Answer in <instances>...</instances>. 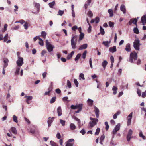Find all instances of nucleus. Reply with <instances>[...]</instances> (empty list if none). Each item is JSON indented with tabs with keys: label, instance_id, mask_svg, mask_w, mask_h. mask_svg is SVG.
<instances>
[{
	"label": "nucleus",
	"instance_id": "1",
	"mask_svg": "<svg viewBox=\"0 0 146 146\" xmlns=\"http://www.w3.org/2000/svg\"><path fill=\"white\" fill-rule=\"evenodd\" d=\"M83 104H80L76 105H72L71 106V108L73 110H76L78 109V110L75 111L76 113H79L82 110Z\"/></svg>",
	"mask_w": 146,
	"mask_h": 146
},
{
	"label": "nucleus",
	"instance_id": "2",
	"mask_svg": "<svg viewBox=\"0 0 146 146\" xmlns=\"http://www.w3.org/2000/svg\"><path fill=\"white\" fill-rule=\"evenodd\" d=\"M77 39V36H72L71 40V43L72 47L73 49H74L76 48V44Z\"/></svg>",
	"mask_w": 146,
	"mask_h": 146
},
{
	"label": "nucleus",
	"instance_id": "3",
	"mask_svg": "<svg viewBox=\"0 0 146 146\" xmlns=\"http://www.w3.org/2000/svg\"><path fill=\"white\" fill-rule=\"evenodd\" d=\"M46 45L47 49L49 52H50L53 51V49L54 48V47L50 44L48 40H46Z\"/></svg>",
	"mask_w": 146,
	"mask_h": 146
},
{
	"label": "nucleus",
	"instance_id": "4",
	"mask_svg": "<svg viewBox=\"0 0 146 146\" xmlns=\"http://www.w3.org/2000/svg\"><path fill=\"white\" fill-rule=\"evenodd\" d=\"M137 53L135 52H132L130 54L129 61L132 63L133 62V59H134V60H136L137 59Z\"/></svg>",
	"mask_w": 146,
	"mask_h": 146
},
{
	"label": "nucleus",
	"instance_id": "5",
	"mask_svg": "<svg viewBox=\"0 0 146 146\" xmlns=\"http://www.w3.org/2000/svg\"><path fill=\"white\" fill-rule=\"evenodd\" d=\"M90 120L91 121L89 122L90 126L92 127L96 125L97 122H98V120L96 118L90 117Z\"/></svg>",
	"mask_w": 146,
	"mask_h": 146
},
{
	"label": "nucleus",
	"instance_id": "6",
	"mask_svg": "<svg viewBox=\"0 0 146 146\" xmlns=\"http://www.w3.org/2000/svg\"><path fill=\"white\" fill-rule=\"evenodd\" d=\"M139 40H135L133 43L134 47L137 50H139Z\"/></svg>",
	"mask_w": 146,
	"mask_h": 146
},
{
	"label": "nucleus",
	"instance_id": "7",
	"mask_svg": "<svg viewBox=\"0 0 146 146\" xmlns=\"http://www.w3.org/2000/svg\"><path fill=\"white\" fill-rule=\"evenodd\" d=\"M9 62V60L7 58H5L3 60V62L4 63L3 68V69L2 73L4 75L5 74V68H6L8 65V62Z\"/></svg>",
	"mask_w": 146,
	"mask_h": 146
},
{
	"label": "nucleus",
	"instance_id": "8",
	"mask_svg": "<svg viewBox=\"0 0 146 146\" xmlns=\"http://www.w3.org/2000/svg\"><path fill=\"white\" fill-rule=\"evenodd\" d=\"M74 139H68L66 142L65 146H73L74 144Z\"/></svg>",
	"mask_w": 146,
	"mask_h": 146
},
{
	"label": "nucleus",
	"instance_id": "9",
	"mask_svg": "<svg viewBox=\"0 0 146 146\" xmlns=\"http://www.w3.org/2000/svg\"><path fill=\"white\" fill-rule=\"evenodd\" d=\"M23 58L19 57H18V60L16 62L17 65L19 67L21 66L23 64Z\"/></svg>",
	"mask_w": 146,
	"mask_h": 146
},
{
	"label": "nucleus",
	"instance_id": "10",
	"mask_svg": "<svg viewBox=\"0 0 146 146\" xmlns=\"http://www.w3.org/2000/svg\"><path fill=\"white\" fill-rule=\"evenodd\" d=\"M133 112L131 113L127 117V126L130 125L131 123V119L132 117Z\"/></svg>",
	"mask_w": 146,
	"mask_h": 146
},
{
	"label": "nucleus",
	"instance_id": "11",
	"mask_svg": "<svg viewBox=\"0 0 146 146\" xmlns=\"http://www.w3.org/2000/svg\"><path fill=\"white\" fill-rule=\"evenodd\" d=\"M132 133L133 131L131 129L129 130L127 135V139L128 141L129 142L130 140L132 138V137H131Z\"/></svg>",
	"mask_w": 146,
	"mask_h": 146
},
{
	"label": "nucleus",
	"instance_id": "12",
	"mask_svg": "<svg viewBox=\"0 0 146 146\" xmlns=\"http://www.w3.org/2000/svg\"><path fill=\"white\" fill-rule=\"evenodd\" d=\"M137 20L136 18H132L131 19L129 22V24L131 25L132 23L135 25L137 26Z\"/></svg>",
	"mask_w": 146,
	"mask_h": 146
},
{
	"label": "nucleus",
	"instance_id": "13",
	"mask_svg": "<svg viewBox=\"0 0 146 146\" xmlns=\"http://www.w3.org/2000/svg\"><path fill=\"white\" fill-rule=\"evenodd\" d=\"M94 111L96 114V117L97 118H98L99 117V110L95 106H94Z\"/></svg>",
	"mask_w": 146,
	"mask_h": 146
},
{
	"label": "nucleus",
	"instance_id": "14",
	"mask_svg": "<svg viewBox=\"0 0 146 146\" xmlns=\"http://www.w3.org/2000/svg\"><path fill=\"white\" fill-rule=\"evenodd\" d=\"M99 18L98 17H96L95 19H92L90 21V23H92L95 22L97 24L99 22Z\"/></svg>",
	"mask_w": 146,
	"mask_h": 146
},
{
	"label": "nucleus",
	"instance_id": "15",
	"mask_svg": "<svg viewBox=\"0 0 146 146\" xmlns=\"http://www.w3.org/2000/svg\"><path fill=\"white\" fill-rule=\"evenodd\" d=\"M24 97L26 98L25 100V101L28 104H29L30 103L29 101L32 100L33 99V97L32 96H25Z\"/></svg>",
	"mask_w": 146,
	"mask_h": 146
},
{
	"label": "nucleus",
	"instance_id": "16",
	"mask_svg": "<svg viewBox=\"0 0 146 146\" xmlns=\"http://www.w3.org/2000/svg\"><path fill=\"white\" fill-rule=\"evenodd\" d=\"M141 19L143 25H145L146 24V15L143 16Z\"/></svg>",
	"mask_w": 146,
	"mask_h": 146
},
{
	"label": "nucleus",
	"instance_id": "17",
	"mask_svg": "<svg viewBox=\"0 0 146 146\" xmlns=\"http://www.w3.org/2000/svg\"><path fill=\"white\" fill-rule=\"evenodd\" d=\"M109 51L112 53L115 52L117 51L116 47L113 46V47H110L109 48Z\"/></svg>",
	"mask_w": 146,
	"mask_h": 146
},
{
	"label": "nucleus",
	"instance_id": "18",
	"mask_svg": "<svg viewBox=\"0 0 146 146\" xmlns=\"http://www.w3.org/2000/svg\"><path fill=\"white\" fill-rule=\"evenodd\" d=\"M111 40L109 41H103L102 44L104 45L106 47H109L110 46V44L111 43Z\"/></svg>",
	"mask_w": 146,
	"mask_h": 146
},
{
	"label": "nucleus",
	"instance_id": "19",
	"mask_svg": "<svg viewBox=\"0 0 146 146\" xmlns=\"http://www.w3.org/2000/svg\"><path fill=\"white\" fill-rule=\"evenodd\" d=\"M88 47V45L86 44H85L80 46L78 49L79 50H80L83 49H86Z\"/></svg>",
	"mask_w": 146,
	"mask_h": 146
},
{
	"label": "nucleus",
	"instance_id": "20",
	"mask_svg": "<svg viewBox=\"0 0 146 146\" xmlns=\"http://www.w3.org/2000/svg\"><path fill=\"white\" fill-rule=\"evenodd\" d=\"M62 110L60 106L58 107L57 109V113L58 116H60L62 114Z\"/></svg>",
	"mask_w": 146,
	"mask_h": 146
},
{
	"label": "nucleus",
	"instance_id": "21",
	"mask_svg": "<svg viewBox=\"0 0 146 146\" xmlns=\"http://www.w3.org/2000/svg\"><path fill=\"white\" fill-rule=\"evenodd\" d=\"M120 10L123 13L125 14L126 13V9L125 6L123 5H122L120 7Z\"/></svg>",
	"mask_w": 146,
	"mask_h": 146
},
{
	"label": "nucleus",
	"instance_id": "22",
	"mask_svg": "<svg viewBox=\"0 0 146 146\" xmlns=\"http://www.w3.org/2000/svg\"><path fill=\"white\" fill-rule=\"evenodd\" d=\"M125 50L127 52H130L131 50L130 44L129 43L127 44L125 48Z\"/></svg>",
	"mask_w": 146,
	"mask_h": 146
},
{
	"label": "nucleus",
	"instance_id": "23",
	"mask_svg": "<svg viewBox=\"0 0 146 146\" xmlns=\"http://www.w3.org/2000/svg\"><path fill=\"white\" fill-rule=\"evenodd\" d=\"M74 51H72L70 54H68L67 57V59L68 60L70 59L74 55Z\"/></svg>",
	"mask_w": 146,
	"mask_h": 146
},
{
	"label": "nucleus",
	"instance_id": "24",
	"mask_svg": "<svg viewBox=\"0 0 146 146\" xmlns=\"http://www.w3.org/2000/svg\"><path fill=\"white\" fill-rule=\"evenodd\" d=\"M54 118H51L50 117H49L48 118V120L47 122L48 124V126L50 127L51 126V123L53 122V120L52 119Z\"/></svg>",
	"mask_w": 146,
	"mask_h": 146
},
{
	"label": "nucleus",
	"instance_id": "25",
	"mask_svg": "<svg viewBox=\"0 0 146 146\" xmlns=\"http://www.w3.org/2000/svg\"><path fill=\"white\" fill-rule=\"evenodd\" d=\"M81 56V54L80 53H78L76 57L74 59V60L76 62H77L78 60L79 59Z\"/></svg>",
	"mask_w": 146,
	"mask_h": 146
},
{
	"label": "nucleus",
	"instance_id": "26",
	"mask_svg": "<svg viewBox=\"0 0 146 146\" xmlns=\"http://www.w3.org/2000/svg\"><path fill=\"white\" fill-rule=\"evenodd\" d=\"M88 103L90 106H92L93 104V101L92 100L88 99L87 100Z\"/></svg>",
	"mask_w": 146,
	"mask_h": 146
},
{
	"label": "nucleus",
	"instance_id": "27",
	"mask_svg": "<svg viewBox=\"0 0 146 146\" xmlns=\"http://www.w3.org/2000/svg\"><path fill=\"white\" fill-rule=\"evenodd\" d=\"M91 2V0H88L87 3L85 4L84 7L86 9H87L88 6L90 5Z\"/></svg>",
	"mask_w": 146,
	"mask_h": 146
},
{
	"label": "nucleus",
	"instance_id": "28",
	"mask_svg": "<svg viewBox=\"0 0 146 146\" xmlns=\"http://www.w3.org/2000/svg\"><path fill=\"white\" fill-rule=\"evenodd\" d=\"M70 129L72 130H74L76 129V126L74 123H71L70 125Z\"/></svg>",
	"mask_w": 146,
	"mask_h": 146
},
{
	"label": "nucleus",
	"instance_id": "29",
	"mask_svg": "<svg viewBox=\"0 0 146 146\" xmlns=\"http://www.w3.org/2000/svg\"><path fill=\"white\" fill-rule=\"evenodd\" d=\"M52 90V86H50L48 88L49 91L48 92H46L45 93V95H48Z\"/></svg>",
	"mask_w": 146,
	"mask_h": 146
},
{
	"label": "nucleus",
	"instance_id": "30",
	"mask_svg": "<svg viewBox=\"0 0 146 146\" xmlns=\"http://www.w3.org/2000/svg\"><path fill=\"white\" fill-rule=\"evenodd\" d=\"M49 7L51 8H53V6L55 5V1H53L51 3H50L49 4Z\"/></svg>",
	"mask_w": 146,
	"mask_h": 146
},
{
	"label": "nucleus",
	"instance_id": "31",
	"mask_svg": "<svg viewBox=\"0 0 146 146\" xmlns=\"http://www.w3.org/2000/svg\"><path fill=\"white\" fill-rule=\"evenodd\" d=\"M108 64L106 60H104L102 64V66H103L104 69L105 68L106 66Z\"/></svg>",
	"mask_w": 146,
	"mask_h": 146
},
{
	"label": "nucleus",
	"instance_id": "32",
	"mask_svg": "<svg viewBox=\"0 0 146 146\" xmlns=\"http://www.w3.org/2000/svg\"><path fill=\"white\" fill-rule=\"evenodd\" d=\"M35 6L37 9L38 12L39 11L40 7V5L39 4L37 3H35Z\"/></svg>",
	"mask_w": 146,
	"mask_h": 146
},
{
	"label": "nucleus",
	"instance_id": "33",
	"mask_svg": "<svg viewBox=\"0 0 146 146\" xmlns=\"http://www.w3.org/2000/svg\"><path fill=\"white\" fill-rule=\"evenodd\" d=\"M11 131L14 134L17 133V131L16 128L13 127H12L11 128Z\"/></svg>",
	"mask_w": 146,
	"mask_h": 146
},
{
	"label": "nucleus",
	"instance_id": "34",
	"mask_svg": "<svg viewBox=\"0 0 146 146\" xmlns=\"http://www.w3.org/2000/svg\"><path fill=\"white\" fill-rule=\"evenodd\" d=\"M56 99V96L53 97L50 101V103L52 104L54 103Z\"/></svg>",
	"mask_w": 146,
	"mask_h": 146
},
{
	"label": "nucleus",
	"instance_id": "35",
	"mask_svg": "<svg viewBox=\"0 0 146 146\" xmlns=\"http://www.w3.org/2000/svg\"><path fill=\"white\" fill-rule=\"evenodd\" d=\"M108 12L110 15V17H112L113 15V11L111 9H109Z\"/></svg>",
	"mask_w": 146,
	"mask_h": 146
},
{
	"label": "nucleus",
	"instance_id": "36",
	"mask_svg": "<svg viewBox=\"0 0 146 146\" xmlns=\"http://www.w3.org/2000/svg\"><path fill=\"white\" fill-rule=\"evenodd\" d=\"M7 26L8 25L7 24H5L4 26V29L1 31H1L2 32V33H3L4 32L6 31Z\"/></svg>",
	"mask_w": 146,
	"mask_h": 146
},
{
	"label": "nucleus",
	"instance_id": "37",
	"mask_svg": "<svg viewBox=\"0 0 146 146\" xmlns=\"http://www.w3.org/2000/svg\"><path fill=\"white\" fill-rule=\"evenodd\" d=\"M84 34L83 33H80L79 36V39L80 40H82L84 38Z\"/></svg>",
	"mask_w": 146,
	"mask_h": 146
},
{
	"label": "nucleus",
	"instance_id": "38",
	"mask_svg": "<svg viewBox=\"0 0 146 146\" xmlns=\"http://www.w3.org/2000/svg\"><path fill=\"white\" fill-rule=\"evenodd\" d=\"M100 33L102 35H103L105 33L104 30L101 26H100Z\"/></svg>",
	"mask_w": 146,
	"mask_h": 146
},
{
	"label": "nucleus",
	"instance_id": "39",
	"mask_svg": "<svg viewBox=\"0 0 146 146\" xmlns=\"http://www.w3.org/2000/svg\"><path fill=\"white\" fill-rule=\"evenodd\" d=\"M133 31L135 33L138 34L139 33V30L137 27H135L133 29Z\"/></svg>",
	"mask_w": 146,
	"mask_h": 146
},
{
	"label": "nucleus",
	"instance_id": "40",
	"mask_svg": "<svg viewBox=\"0 0 146 146\" xmlns=\"http://www.w3.org/2000/svg\"><path fill=\"white\" fill-rule=\"evenodd\" d=\"M41 36L43 37L44 38H45L46 33L45 31H42L41 33Z\"/></svg>",
	"mask_w": 146,
	"mask_h": 146
},
{
	"label": "nucleus",
	"instance_id": "41",
	"mask_svg": "<svg viewBox=\"0 0 146 146\" xmlns=\"http://www.w3.org/2000/svg\"><path fill=\"white\" fill-rule=\"evenodd\" d=\"M39 44L40 45L43 46L44 45V43L42 40L40 38H39Z\"/></svg>",
	"mask_w": 146,
	"mask_h": 146
},
{
	"label": "nucleus",
	"instance_id": "42",
	"mask_svg": "<svg viewBox=\"0 0 146 146\" xmlns=\"http://www.w3.org/2000/svg\"><path fill=\"white\" fill-rule=\"evenodd\" d=\"M87 53L86 50H85L82 54V58L83 59H85L86 56V54Z\"/></svg>",
	"mask_w": 146,
	"mask_h": 146
},
{
	"label": "nucleus",
	"instance_id": "43",
	"mask_svg": "<svg viewBox=\"0 0 146 146\" xmlns=\"http://www.w3.org/2000/svg\"><path fill=\"white\" fill-rule=\"evenodd\" d=\"M81 78L83 80H85V78L84 76V75L83 73H81L79 75V79L81 80Z\"/></svg>",
	"mask_w": 146,
	"mask_h": 146
},
{
	"label": "nucleus",
	"instance_id": "44",
	"mask_svg": "<svg viewBox=\"0 0 146 146\" xmlns=\"http://www.w3.org/2000/svg\"><path fill=\"white\" fill-rule=\"evenodd\" d=\"M8 34H6L5 36L4 37V42H6L7 40L8 39Z\"/></svg>",
	"mask_w": 146,
	"mask_h": 146
},
{
	"label": "nucleus",
	"instance_id": "45",
	"mask_svg": "<svg viewBox=\"0 0 146 146\" xmlns=\"http://www.w3.org/2000/svg\"><path fill=\"white\" fill-rule=\"evenodd\" d=\"M139 136L140 137L144 139H145L146 138L143 135L142 131L140 132Z\"/></svg>",
	"mask_w": 146,
	"mask_h": 146
},
{
	"label": "nucleus",
	"instance_id": "46",
	"mask_svg": "<svg viewBox=\"0 0 146 146\" xmlns=\"http://www.w3.org/2000/svg\"><path fill=\"white\" fill-rule=\"evenodd\" d=\"M105 125H106L105 129L106 131H107L109 128V125H108V122L107 121L105 122Z\"/></svg>",
	"mask_w": 146,
	"mask_h": 146
},
{
	"label": "nucleus",
	"instance_id": "47",
	"mask_svg": "<svg viewBox=\"0 0 146 146\" xmlns=\"http://www.w3.org/2000/svg\"><path fill=\"white\" fill-rule=\"evenodd\" d=\"M120 124H117L115 126V129L117 131L120 129Z\"/></svg>",
	"mask_w": 146,
	"mask_h": 146
},
{
	"label": "nucleus",
	"instance_id": "48",
	"mask_svg": "<svg viewBox=\"0 0 146 146\" xmlns=\"http://www.w3.org/2000/svg\"><path fill=\"white\" fill-rule=\"evenodd\" d=\"M100 131V129L99 128H98L96 131V132L95 133V135H97L99 134V133Z\"/></svg>",
	"mask_w": 146,
	"mask_h": 146
},
{
	"label": "nucleus",
	"instance_id": "49",
	"mask_svg": "<svg viewBox=\"0 0 146 146\" xmlns=\"http://www.w3.org/2000/svg\"><path fill=\"white\" fill-rule=\"evenodd\" d=\"M67 85L68 86L69 88H71V84L70 82L69 81V80H67Z\"/></svg>",
	"mask_w": 146,
	"mask_h": 146
},
{
	"label": "nucleus",
	"instance_id": "50",
	"mask_svg": "<svg viewBox=\"0 0 146 146\" xmlns=\"http://www.w3.org/2000/svg\"><path fill=\"white\" fill-rule=\"evenodd\" d=\"M114 22L111 21H109V24L110 27H114Z\"/></svg>",
	"mask_w": 146,
	"mask_h": 146
},
{
	"label": "nucleus",
	"instance_id": "51",
	"mask_svg": "<svg viewBox=\"0 0 146 146\" xmlns=\"http://www.w3.org/2000/svg\"><path fill=\"white\" fill-rule=\"evenodd\" d=\"M88 16L90 17H92L93 16V14L91 11H89L87 14Z\"/></svg>",
	"mask_w": 146,
	"mask_h": 146
},
{
	"label": "nucleus",
	"instance_id": "52",
	"mask_svg": "<svg viewBox=\"0 0 146 146\" xmlns=\"http://www.w3.org/2000/svg\"><path fill=\"white\" fill-rule=\"evenodd\" d=\"M13 121L16 123H17L18 122V121L17 120V117L15 116V115H14L13 116Z\"/></svg>",
	"mask_w": 146,
	"mask_h": 146
},
{
	"label": "nucleus",
	"instance_id": "53",
	"mask_svg": "<svg viewBox=\"0 0 146 146\" xmlns=\"http://www.w3.org/2000/svg\"><path fill=\"white\" fill-rule=\"evenodd\" d=\"M50 143L52 146H58V145H57L53 141H51Z\"/></svg>",
	"mask_w": 146,
	"mask_h": 146
},
{
	"label": "nucleus",
	"instance_id": "54",
	"mask_svg": "<svg viewBox=\"0 0 146 146\" xmlns=\"http://www.w3.org/2000/svg\"><path fill=\"white\" fill-rule=\"evenodd\" d=\"M20 70V68L19 67L16 68V72H15L16 74L18 75L19 74Z\"/></svg>",
	"mask_w": 146,
	"mask_h": 146
},
{
	"label": "nucleus",
	"instance_id": "55",
	"mask_svg": "<svg viewBox=\"0 0 146 146\" xmlns=\"http://www.w3.org/2000/svg\"><path fill=\"white\" fill-rule=\"evenodd\" d=\"M47 53V51L45 50H43L42 51L41 53V56L42 57H43L44 55V54Z\"/></svg>",
	"mask_w": 146,
	"mask_h": 146
},
{
	"label": "nucleus",
	"instance_id": "56",
	"mask_svg": "<svg viewBox=\"0 0 146 146\" xmlns=\"http://www.w3.org/2000/svg\"><path fill=\"white\" fill-rule=\"evenodd\" d=\"M60 123L62 124L63 126H64L65 125V121L64 120L60 119Z\"/></svg>",
	"mask_w": 146,
	"mask_h": 146
},
{
	"label": "nucleus",
	"instance_id": "57",
	"mask_svg": "<svg viewBox=\"0 0 146 146\" xmlns=\"http://www.w3.org/2000/svg\"><path fill=\"white\" fill-rule=\"evenodd\" d=\"M74 82L76 86V87H78V82L77 81L76 79H75L74 80Z\"/></svg>",
	"mask_w": 146,
	"mask_h": 146
},
{
	"label": "nucleus",
	"instance_id": "58",
	"mask_svg": "<svg viewBox=\"0 0 146 146\" xmlns=\"http://www.w3.org/2000/svg\"><path fill=\"white\" fill-rule=\"evenodd\" d=\"M24 28L25 29H27L28 28V23L27 22H26L23 25Z\"/></svg>",
	"mask_w": 146,
	"mask_h": 146
},
{
	"label": "nucleus",
	"instance_id": "59",
	"mask_svg": "<svg viewBox=\"0 0 146 146\" xmlns=\"http://www.w3.org/2000/svg\"><path fill=\"white\" fill-rule=\"evenodd\" d=\"M64 11L60 10L58 12V15L60 16H62L64 14Z\"/></svg>",
	"mask_w": 146,
	"mask_h": 146
},
{
	"label": "nucleus",
	"instance_id": "60",
	"mask_svg": "<svg viewBox=\"0 0 146 146\" xmlns=\"http://www.w3.org/2000/svg\"><path fill=\"white\" fill-rule=\"evenodd\" d=\"M78 29V27L76 25H75V26H73L72 28V30L74 31H76V29Z\"/></svg>",
	"mask_w": 146,
	"mask_h": 146
},
{
	"label": "nucleus",
	"instance_id": "61",
	"mask_svg": "<svg viewBox=\"0 0 146 146\" xmlns=\"http://www.w3.org/2000/svg\"><path fill=\"white\" fill-rule=\"evenodd\" d=\"M3 33L1 31H0V41L2 40L3 39V36L2 35Z\"/></svg>",
	"mask_w": 146,
	"mask_h": 146
},
{
	"label": "nucleus",
	"instance_id": "62",
	"mask_svg": "<svg viewBox=\"0 0 146 146\" xmlns=\"http://www.w3.org/2000/svg\"><path fill=\"white\" fill-rule=\"evenodd\" d=\"M61 135L59 133H58L56 135V137L58 139H60L61 138Z\"/></svg>",
	"mask_w": 146,
	"mask_h": 146
},
{
	"label": "nucleus",
	"instance_id": "63",
	"mask_svg": "<svg viewBox=\"0 0 146 146\" xmlns=\"http://www.w3.org/2000/svg\"><path fill=\"white\" fill-rule=\"evenodd\" d=\"M137 93L139 96H140L141 95V92L140 90L138 89L137 91Z\"/></svg>",
	"mask_w": 146,
	"mask_h": 146
},
{
	"label": "nucleus",
	"instance_id": "64",
	"mask_svg": "<svg viewBox=\"0 0 146 146\" xmlns=\"http://www.w3.org/2000/svg\"><path fill=\"white\" fill-rule=\"evenodd\" d=\"M80 133L82 135H84L86 133V132L84 129H82L81 131H80Z\"/></svg>",
	"mask_w": 146,
	"mask_h": 146
}]
</instances>
